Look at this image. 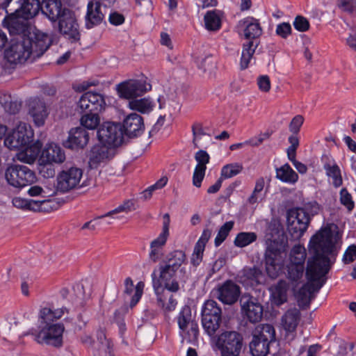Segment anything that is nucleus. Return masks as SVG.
Here are the masks:
<instances>
[{
    "instance_id": "obj_27",
    "label": "nucleus",
    "mask_w": 356,
    "mask_h": 356,
    "mask_svg": "<svg viewBox=\"0 0 356 356\" xmlns=\"http://www.w3.org/2000/svg\"><path fill=\"white\" fill-rule=\"evenodd\" d=\"M29 113L38 127L43 125L48 115L45 103L37 97L31 99L29 102Z\"/></svg>"
},
{
    "instance_id": "obj_30",
    "label": "nucleus",
    "mask_w": 356,
    "mask_h": 356,
    "mask_svg": "<svg viewBox=\"0 0 356 356\" xmlns=\"http://www.w3.org/2000/svg\"><path fill=\"white\" fill-rule=\"evenodd\" d=\"M66 10H70L63 7L60 0H44V7H41L42 13L52 22H57Z\"/></svg>"
},
{
    "instance_id": "obj_51",
    "label": "nucleus",
    "mask_w": 356,
    "mask_h": 356,
    "mask_svg": "<svg viewBox=\"0 0 356 356\" xmlns=\"http://www.w3.org/2000/svg\"><path fill=\"white\" fill-rule=\"evenodd\" d=\"M243 170V166L238 163H230L222 167L220 173L222 179H229L239 174Z\"/></svg>"
},
{
    "instance_id": "obj_25",
    "label": "nucleus",
    "mask_w": 356,
    "mask_h": 356,
    "mask_svg": "<svg viewBox=\"0 0 356 356\" xmlns=\"http://www.w3.org/2000/svg\"><path fill=\"white\" fill-rule=\"evenodd\" d=\"M153 287L157 295V302L158 305L163 308L165 312L173 311L177 305V301L173 298L172 295L168 296L165 294V289H162V293H159V290L161 289V284L159 280H156V275L155 271L152 274Z\"/></svg>"
},
{
    "instance_id": "obj_47",
    "label": "nucleus",
    "mask_w": 356,
    "mask_h": 356,
    "mask_svg": "<svg viewBox=\"0 0 356 356\" xmlns=\"http://www.w3.org/2000/svg\"><path fill=\"white\" fill-rule=\"evenodd\" d=\"M80 122L83 128L95 129L100 124L99 112H86L81 118Z\"/></svg>"
},
{
    "instance_id": "obj_34",
    "label": "nucleus",
    "mask_w": 356,
    "mask_h": 356,
    "mask_svg": "<svg viewBox=\"0 0 356 356\" xmlns=\"http://www.w3.org/2000/svg\"><path fill=\"white\" fill-rule=\"evenodd\" d=\"M65 313H68V309L65 307L59 309L44 307L40 310L39 318L42 323L51 324V322L60 319Z\"/></svg>"
},
{
    "instance_id": "obj_26",
    "label": "nucleus",
    "mask_w": 356,
    "mask_h": 356,
    "mask_svg": "<svg viewBox=\"0 0 356 356\" xmlns=\"http://www.w3.org/2000/svg\"><path fill=\"white\" fill-rule=\"evenodd\" d=\"M89 141V135L83 127L72 129L69 133L67 140L64 143L67 148L83 149Z\"/></svg>"
},
{
    "instance_id": "obj_6",
    "label": "nucleus",
    "mask_w": 356,
    "mask_h": 356,
    "mask_svg": "<svg viewBox=\"0 0 356 356\" xmlns=\"http://www.w3.org/2000/svg\"><path fill=\"white\" fill-rule=\"evenodd\" d=\"M222 323V309L213 300H207L202 309V324L204 332L215 336Z\"/></svg>"
},
{
    "instance_id": "obj_36",
    "label": "nucleus",
    "mask_w": 356,
    "mask_h": 356,
    "mask_svg": "<svg viewBox=\"0 0 356 356\" xmlns=\"http://www.w3.org/2000/svg\"><path fill=\"white\" fill-rule=\"evenodd\" d=\"M275 331L270 324L257 325L252 333V338L270 343L275 341Z\"/></svg>"
},
{
    "instance_id": "obj_59",
    "label": "nucleus",
    "mask_w": 356,
    "mask_h": 356,
    "mask_svg": "<svg viewBox=\"0 0 356 356\" xmlns=\"http://www.w3.org/2000/svg\"><path fill=\"white\" fill-rule=\"evenodd\" d=\"M304 122V118L301 115H296L291 121L289 128V131L293 134H298L300 127Z\"/></svg>"
},
{
    "instance_id": "obj_60",
    "label": "nucleus",
    "mask_w": 356,
    "mask_h": 356,
    "mask_svg": "<svg viewBox=\"0 0 356 356\" xmlns=\"http://www.w3.org/2000/svg\"><path fill=\"white\" fill-rule=\"evenodd\" d=\"M291 26L288 22H282L279 24L276 28V34L282 38L286 39L289 35L291 34Z\"/></svg>"
},
{
    "instance_id": "obj_16",
    "label": "nucleus",
    "mask_w": 356,
    "mask_h": 356,
    "mask_svg": "<svg viewBox=\"0 0 356 356\" xmlns=\"http://www.w3.org/2000/svg\"><path fill=\"white\" fill-rule=\"evenodd\" d=\"M177 323L179 329L186 332L189 340L197 339L199 334L197 323L193 319L191 309L188 306H184L179 314Z\"/></svg>"
},
{
    "instance_id": "obj_7",
    "label": "nucleus",
    "mask_w": 356,
    "mask_h": 356,
    "mask_svg": "<svg viewBox=\"0 0 356 356\" xmlns=\"http://www.w3.org/2000/svg\"><path fill=\"white\" fill-rule=\"evenodd\" d=\"M216 345L221 356H239L243 346V337L236 331H225L218 336Z\"/></svg>"
},
{
    "instance_id": "obj_63",
    "label": "nucleus",
    "mask_w": 356,
    "mask_h": 356,
    "mask_svg": "<svg viewBox=\"0 0 356 356\" xmlns=\"http://www.w3.org/2000/svg\"><path fill=\"white\" fill-rule=\"evenodd\" d=\"M356 258V245H350L346 252H344L343 257V261L345 264H349L355 261Z\"/></svg>"
},
{
    "instance_id": "obj_49",
    "label": "nucleus",
    "mask_w": 356,
    "mask_h": 356,
    "mask_svg": "<svg viewBox=\"0 0 356 356\" xmlns=\"http://www.w3.org/2000/svg\"><path fill=\"white\" fill-rule=\"evenodd\" d=\"M306 250L304 246L298 244L293 247L290 252V263L293 264H299L304 266L306 259Z\"/></svg>"
},
{
    "instance_id": "obj_12",
    "label": "nucleus",
    "mask_w": 356,
    "mask_h": 356,
    "mask_svg": "<svg viewBox=\"0 0 356 356\" xmlns=\"http://www.w3.org/2000/svg\"><path fill=\"white\" fill-rule=\"evenodd\" d=\"M309 222L310 217L303 209L291 210L287 214V229L295 238L303 235Z\"/></svg>"
},
{
    "instance_id": "obj_2",
    "label": "nucleus",
    "mask_w": 356,
    "mask_h": 356,
    "mask_svg": "<svg viewBox=\"0 0 356 356\" xmlns=\"http://www.w3.org/2000/svg\"><path fill=\"white\" fill-rule=\"evenodd\" d=\"M34 38L12 39L4 51L5 59L11 64H21L31 57H40L50 45L49 38L44 33H35Z\"/></svg>"
},
{
    "instance_id": "obj_9",
    "label": "nucleus",
    "mask_w": 356,
    "mask_h": 356,
    "mask_svg": "<svg viewBox=\"0 0 356 356\" xmlns=\"http://www.w3.org/2000/svg\"><path fill=\"white\" fill-rule=\"evenodd\" d=\"M5 177L8 183L15 188H23L35 180L33 171L22 165L9 166L6 170Z\"/></svg>"
},
{
    "instance_id": "obj_8",
    "label": "nucleus",
    "mask_w": 356,
    "mask_h": 356,
    "mask_svg": "<svg viewBox=\"0 0 356 356\" xmlns=\"http://www.w3.org/2000/svg\"><path fill=\"white\" fill-rule=\"evenodd\" d=\"M34 134L30 125L20 122L13 131L8 134L4 145L10 149L26 147L32 141Z\"/></svg>"
},
{
    "instance_id": "obj_57",
    "label": "nucleus",
    "mask_w": 356,
    "mask_h": 356,
    "mask_svg": "<svg viewBox=\"0 0 356 356\" xmlns=\"http://www.w3.org/2000/svg\"><path fill=\"white\" fill-rule=\"evenodd\" d=\"M340 202L348 211L353 209L355 204L352 196L345 188H342L340 191Z\"/></svg>"
},
{
    "instance_id": "obj_40",
    "label": "nucleus",
    "mask_w": 356,
    "mask_h": 356,
    "mask_svg": "<svg viewBox=\"0 0 356 356\" xmlns=\"http://www.w3.org/2000/svg\"><path fill=\"white\" fill-rule=\"evenodd\" d=\"M128 106L131 110L145 114L150 113L155 106V104L149 97L134 98L129 101Z\"/></svg>"
},
{
    "instance_id": "obj_33",
    "label": "nucleus",
    "mask_w": 356,
    "mask_h": 356,
    "mask_svg": "<svg viewBox=\"0 0 356 356\" xmlns=\"http://www.w3.org/2000/svg\"><path fill=\"white\" fill-rule=\"evenodd\" d=\"M144 288V283L142 282H138L134 287L132 280L130 277L126 278L124 280V293L131 296L134 292V295L131 298L130 307H134L140 300Z\"/></svg>"
},
{
    "instance_id": "obj_4",
    "label": "nucleus",
    "mask_w": 356,
    "mask_h": 356,
    "mask_svg": "<svg viewBox=\"0 0 356 356\" xmlns=\"http://www.w3.org/2000/svg\"><path fill=\"white\" fill-rule=\"evenodd\" d=\"M286 248V242L283 237L268 238L264 253L266 270L268 275L274 279L280 273L283 266V256Z\"/></svg>"
},
{
    "instance_id": "obj_22",
    "label": "nucleus",
    "mask_w": 356,
    "mask_h": 356,
    "mask_svg": "<svg viewBox=\"0 0 356 356\" xmlns=\"http://www.w3.org/2000/svg\"><path fill=\"white\" fill-rule=\"evenodd\" d=\"M240 293L239 286L227 280L218 287L217 297L224 304L232 305L238 300Z\"/></svg>"
},
{
    "instance_id": "obj_44",
    "label": "nucleus",
    "mask_w": 356,
    "mask_h": 356,
    "mask_svg": "<svg viewBox=\"0 0 356 356\" xmlns=\"http://www.w3.org/2000/svg\"><path fill=\"white\" fill-rule=\"evenodd\" d=\"M34 202L32 203V205H33L32 211H33L48 213L56 209L58 207V203L50 197L34 200Z\"/></svg>"
},
{
    "instance_id": "obj_13",
    "label": "nucleus",
    "mask_w": 356,
    "mask_h": 356,
    "mask_svg": "<svg viewBox=\"0 0 356 356\" xmlns=\"http://www.w3.org/2000/svg\"><path fill=\"white\" fill-rule=\"evenodd\" d=\"M152 88L151 84L147 78L140 79H130L120 83L118 86V91L121 97L132 99L138 96H142Z\"/></svg>"
},
{
    "instance_id": "obj_20",
    "label": "nucleus",
    "mask_w": 356,
    "mask_h": 356,
    "mask_svg": "<svg viewBox=\"0 0 356 356\" xmlns=\"http://www.w3.org/2000/svg\"><path fill=\"white\" fill-rule=\"evenodd\" d=\"M300 312L296 309L286 311L282 318V325L285 331V338L288 341L294 339L296 335V327L300 320Z\"/></svg>"
},
{
    "instance_id": "obj_35",
    "label": "nucleus",
    "mask_w": 356,
    "mask_h": 356,
    "mask_svg": "<svg viewBox=\"0 0 356 356\" xmlns=\"http://www.w3.org/2000/svg\"><path fill=\"white\" fill-rule=\"evenodd\" d=\"M129 202L125 203L123 205L119 206L118 208L115 209L114 210H112L109 212H108L106 214L99 216L97 218L90 220L89 222H86L83 226L82 229H89L91 230H94L97 225H100L101 223H106V224H111V221L110 220H106L108 218L111 217V216L116 214L119 212L130 210Z\"/></svg>"
},
{
    "instance_id": "obj_55",
    "label": "nucleus",
    "mask_w": 356,
    "mask_h": 356,
    "mask_svg": "<svg viewBox=\"0 0 356 356\" xmlns=\"http://www.w3.org/2000/svg\"><path fill=\"white\" fill-rule=\"evenodd\" d=\"M167 182L168 178L166 177H161L154 184L149 186L142 193V197L145 200L149 199L154 191L162 188L166 185Z\"/></svg>"
},
{
    "instance_id": "obj_19",
    "label": "nucleus",
    "mask_w": 356,
    "mask_h": 356,
    "mask_svg": "<svg viewBox=\"0 0 356 356\" xmlns=\"http://www.w3.org/2000/svg\"><path fill=\"white\" fill-rule=\"evenodd\" d=\"M241 310L251 323L260 321L263 316V307L253 297L243 296L240 300Z\"/></svg>"
},
{
    "instance_id": "obj_56",
    "label": "nucleus",
    "mask_w": 356,
    "mask_h": 356,
    "mask_svg": "<svg viewBox=\"0 0 356 356\" xmlns=\"http://www.w3.org/2000/svg\"><path fill=\"white\" fill-rule=\"evenodd\" d=\"M192 131L193 135V143L195 147H198V143L202 137H207L208 140L210 139V135L205 133L203 130L201 124H195L192 127Z\"/></svg>"
},
{
    "instance_id": "obj_61",
    "label": "nucleus",
    "mask_w": 356,
    "mask_h": 356,
    "mask_svg": "<svg viewBox=\"0 0 356 356\" xmlns=\"http://www.w3.org/2000/svg\"><path fill=\"white\" fill-rule=\"evenodd\" d=\"M35 202L34 200H27L19 197H15L13 200V205L19 209H26L32 211V203Z\"/></svg>"
},
{
    "instance_id": "obj_18",
    "label": "nucleus",
    "mask_w": 356,
    "mask_h": 356,
    "mask_svg": "<svg viewBox=\"0 0 356 356\" xmlns=\"http://www.w3.org/2000/svg\"><path fill=\"white\" fill-rule=\"evenodd\" d=\"M83 172L77 168H71L62 171L57 177V188L62 192H67L75 188L80 182Z\"/></svg>"
},
{
    "instance_id": "obj_41",
    "label": "nucleus",
    "mask_w": 356,
    "mask_h": 356,
    "mask_svg": "<svg viewBox=\"0 0 356 356\" xmlns=\"http://www.w3.org/2000/svg\"><path fill=\"white\" fill-rule=\"evenodd\" d=\"M170 222L169 214H164L162 232L156 238L151 242L150 248H156L161 250L165 245L166 241L169 236Z\"/></svg>"
},
{
    "instance_id": "obj_3",
    "label": "nucleus",
    "mask_w": 356,
    "mask_h": 356,
    "mask_svg": "<svg viewBox=\"0 0 356 356\" xmlns=\"http://www.w3.org/2000/svg\"><path fill=\"white\" fill-rule=\"evenodd\" d=\"M238 26L243 29L245 38L250 40L243 44L241 54L240 65L242 70H245L248 67L259 44L258 38L262 34V28L259 19L252 17H248L240 20Z\"/></svg>"
},
{
    "instance_id": "obj_15",
    "label": "nucleus",
    "mask_w": 356,
    "mask_h": 356,
    "mask_svg": "<svg viewBox=\"0 0 356 356\" xmlns=\"http://www.w3.org/2000/svg\"><path fill=\"white\" fill-rule=\"evenodd\" d=\"M115 154V148L102 143L94 145L90 150L88 164L91 169H96L102 164H106L111 160Z\"/></svg>"
},
{
    "instance_id": "obj_31",
    "label": "nucleus",
    "mask_w": 356,
    "mask_h": 356,
    "mask_svg": "<svg viewBox=\"0 0 356 356\" xmlns=\"http://www.w3.org/2000/svg\"><path fill=\"white\" fill-rule=\"evenodd\" d=\"M42 146V145L39 140L33 144L29 143L24 149H21L16 154L15 159L23 163L32 164L37 159Z\"/></svg>"
},
{
    "instance_id": "obj_14",
    "label": "nucleus",
    "mask_w": 356,
    "mask_h": 356,
    "mask_svg": "<svg viewBox=\"0 0 356 356\" xmlns=\"http://www.w3.org/2000/svg\"><path fill=\"white\" fill-rule=\"evenodd\" d=\"M57 21L58 30L60 34L72 42L80 40L79 25L73 11L66 10Z\"/></svg>"
},
{
    "instance_id": "obj_11",
    "label": "nucleus",
    "mask_w": 356,
    "mask_h": 356,
    "mask_svg": "<svg viewBox=\"0 0 356 356\" xmlns=\"http://www.w3.org/2000/svg\"><path fill=\"white\" fill-rule=\"evenodd\" d=\"M65 327L62 323L45 325L35 334V340L41 344L60 347L63 344V333Z\"/></svg>"
},
{
    "instance_id": "obj_52",
    "label": "nucleus",
    "mask_w": 356,
    "mask_h": 356,
    "mask_svg": "<svg viewBox=\"0 0 356 356\" xmlns=\"http://www.w3.org/2000/svg\"><path fill=\"white\" fill-rule=\"evenodd\" d=\"M234 222L233 221L226 222L219 229L215 238V245L219 246L227 237L229 232L232 229Z\"/></svg>"
},
{
    "instance_id": "obj_64",
    "label": "nucleus",
    "mask_w": 356,
    "mask_h": 356,
    "mask_svg": "<svg viewBox=\"0 0 356 356\" xmlns=\"http://www.w3.org/2000/svg\"><path fill=\"white\" fill-rule=\"evenodd\" d=\"M257 85L260 90L267 92L270 89V81L267 75L260 76L257 79Z\"/></svg>"
},
{
    "instance_id": "obj_1",
    "label": "nucleus",
    "mask_w": 356,
    "mask_h": 356,
    "mask_svg": "<svg viewBox=\"0 0 356 356\" xmlns=\"http://www.w3.org/2000/svg\"><path fill=\"white\" fill-rule=\"evenodd\" d=\"M338 236L334 234L329 227L321 228L309 241V251L313 254L307 261L306 277L309 281L298 291L296 298L298 305L307 307L314 293L318 292L325 282L323 277L328 273L334 263L335 243Z\"/></svg>"
},
{
    "instance_id": "obj_42",
    "label": "nucleus",
    "mask_w": 356,
    "mask_h": 356,
    "mask_svg": "<svg viewBox=\"0 0 356 356\" xmlns=\"http://www.w3.org/2000/svg\"><path fill=\"white\" fill-rule=\"evenodd\" d=\"M204 21L207 29L212 31H218L221 26L220 12L217 10L207 11Z\"/></svg>"
},
{
    "instance_id": "obj_45",
    "label": "nucleus",
    "mask_w": 356,
    "mask_h": 356,
    "mask_svg": "<svg viewBox=\"0 0 356 356\" xmlns=\"http://www.w3.org/2000/svg\"><path fill=\"white\" fill-rule=\"evenodd\" d=\"M243 275L252 284H259L264 282L265 279L262 271L255 266L245 267L243 270Z\"/></svg>"
},
{
    "instance_id": "obj_17",
    "label": "nucleus",
    "mask_w": 356,
    "mask_h": 356,
    "mask_svg": "<svg viewBox=\"0 0 356 356\" xmlns=\"http://www.w3.org/2000/svg\"><path fill=\"white\" fill-rule=\"evenodd\" d=\"M105 106L104 96L92 91L83 94L78 102V107L84 112H100L104 109Z\"/></svg>"
},
{
    "instance_id": "obj_38",
    "label": "nucleus",
    "mask_w": 356,
    "mask_h": 356,
    "mask_svg": "<svg viewBox=\"0 0 356 356\" xmlns=\"http://www.w3.org/2000/svg\"><path fill=\"white\" fill-rule=\"evenodd\" d=\"M0 104L6 113L13 115L17 113L22 106V102L15 97L5 92L0 93Z\"/></svg>"
},
{
    "instance_id": "obj_54",
    "label": "nucleus",
    "mask_w": 356,
    "mask_h": 356,
    "mask_svg": "<svg viewBox=\"0 0 356 356\" xmlns=\"http://www.w3.org/2000/svg\"><path fill=\"white\" fill-rule=\"evenodd\" d=\"M28 193L29 195L33 197L40 196V197L42 199L46 197H51L56 194V192L54 189L49 190L47 188H42L39 186H33L29 189Z\"/></svg>"
},
{
    "instance_id": "obj_23",
    "label": "nucleus",
    "mask_w": 356,
    "mask_h": 356,
    "mask_svg": "<svg viewBox=\"0 0 356 356\" xmlns=\"http://www.w3.org/2000/svg\"><path fill=\"white\" fill-rule=\"evenodd\" d=\"M159 270V280L164 284V289L170 292H177L179 290V285L175 276L178 270L165 264H161Z\"/></svg>"
},
{
    "instance_id": "obj_28",
    "label": "nucleus",
    "mask_w": 356,
    "mask_h": 356,
    "mask_svg": "<svg viewBox=\"0 0 356 356\" xmlns=\"http://www.w3.org/2000/svg\"><path fill=\"white\" fill-rule=\"evenodd\" d=\"M104 18L99 1H90L87 6L86 27L88 29L100 24Z\"/></svg>"
},
{
    "instance_id": "obj_37",
    "label": "nucleus",
    "mask_w": 356,
    "mask_h": 356,
    "mask_svg": "<svg viewBox=\"0 0 356 356\" xmlns=\"http://www.w3.org/2000/svg\"><path fill=\"white\" fill-rule=\"evenodd\" d=\"M289 284L285 280H280L270 287L271 296L277 305H282L287 301Z\"/></svg>"
},
{
    "instance_id": "obj_53",
    "label": "nucleus",
    "mask_w": 356,
    "mask_h": 356,
    "mask_svg": "<svg viewBox=\"0 0 356 356\" xmlns=\"http://www.w3.org/2000/svg\"><path fill=\"white\" fill-rule=\"evenodd\" d=\"M304 273V266L289 264L287 266L288 277L292 281H298L302 278Z\"/></svg>"
},
{
    "instance_id": "obj_62",
    "label": "nucleus",
    "mask_w": 356,
    "mask_h": 356,
    "mask_svg": "<svg viewBox=\"0 0 356 356\" xmlns=\"http://www.w3.org/2000/svg\"><path fill=\"white\" fill-rule=\"evenodd\" d=\"M199 68L202 69L204 72H211L215 68V62L211 56H206L202 58L198 65Z\"/></svg>"
},
{
    "instance_id": "obj_43",
    "label": "nucleus",
    "mask_w": 356,
    "mask_h": 356,
    "mask_svg": "<svg viewBox=\"0 0 356 356\" xmlns=\"http://www.w3.org/2000/svg\"><path fill=\"white\" fill-rule=\"evenodd\" d=\"M276 177L284 182L292 184L296 183L298 179V174L288 163L284 164L276 170Z\"/></svg>"
},
{
    "instance_id": "obj_29",
    "label": "nucleus",
    "mask_w": 356,
    "mask_h": 356,
    "mask_svg": "<svg viewBox=\"0 0 356 356\" xmlns=\"http://www.w3.org/2000/svg\"><path fill=\"white\" fill-rule=\"evenodd\" d=\"M41 160L47 163H62L65 160V154L59 145L51 143L42 150Z\"/></svg>"
},
{
    "instance_id": "obj_48",
    "label": "nucleus",
    "mask_w": 356,
    "mask_h": 356,
    "mask_svg": "<svg viewBox=\"0 0 356 356\" xmlns=\"http://www.w3.org/2000/svg\"><path fill=\"white\" fill-rule=\"evenodd\" d=\"M185 252L182 250H175L170 252L166 257L164 264L179 270L181 264L186 261Z\"/></svg>"
},
{
    "instance_id": "obj_32",
    "label": "nucleus",
    "mask_w": 356,
    "mask_h": 356,
    "mask_svg": "<svg viewBox=\"0 0 356 356\" xmlns=\"http://www.w3.org/2000/svg\"><path fill=\"white\" fill-rule=\"evenodd\" d=\"M97 343H94L93 356H114L111 353L113 344L106 338L104 329L97 331Z\"/></svg>"
},
{
    "instance_id": "obj_24",
    "label": "nucleus",
    "mask_w": 356,
    "mask_h": 356,
    "mask_svg": "<svg viewBox=\"0 0 356 356\" xmlns=\"http://www.w3.org/2000/svg\"><path fill=\"white\" fill-rule=\"evenodd\" d=\"M195 159L197 164L194 170L193 184L197 188H200L204 177L207 164L209 163L210 156L206 151L200 149L195 153Z\"/></svg>"
},
{
    "instance_id": "obj_58",
    "label": "nucleus",
    "mask_w": 356,
    "mask_h": 356,
    "mask_svg": "<svg viewBox=\"0 0 356 356\" xmlns=\"http://www.w3.org/2000/svg\"><path fill=\"white\" fill-rule=\"evenodd\" d=\"M293 26L297 31L305 32L309 29V22L305 17L298 15L294 19Z\"/></svg>"
},
{
    "instance_id": "obj_5",
    "label": "nucleus",
    "mask_w": 356,
    "mask_h": 356,
    "mask_svg": "<svg viewBox=\"0 0 356 356\" xmlns=\"http://www.w3.org/2000/svg\"><path fill=\"white\" fill-rule=\"evenodd\" d=\"M31 18L15 11L8 15L3 20L5 26L11 35L15 36L14 39L34 38V34L41 33L39 31L32 32L33 26L30 22Z\"/></svg>"
},
{
    "instance_id": "obj_39",
    "label": "nucleus",
    "mask_w": 356,
    "mask_h": 356,
    "mask_svg": "<svg viewBox=\"0 0 356 356\" xmlns=\"http://www.w3.org/2000/svg\"><path fill=\"white\" fill-rule=\"evenodd\" d=\"M323 168L325 170L326 175L332 178V184L335 188H339L342 185L343 179L341 170L334 161L324 162Z\"/></svg>"
},
{
    "instance_id": "obj_46",
    "label": "nucleus",
    "mask_w": 356,
    "mask_h": 356,
    "mask_svg": "<svg viewBox=\"0 0 356 356\" xmlns=\"http://www.w3.org/2000/svg\"><path fill=\"white\" fill-rule=\"evenodd\" d=\"M257 240V234L253 232H241L236 234L234 244L238 248H245Z\"/></svg>"
},
{
    "instance_id": "obj_21",
    "label": "nucleus",
    "mask_w": 356,
    "mask_h": 356,
    "mask_svg": "<svg viewBox=\"0 0 356 356\" xmlns=\"http://www.w3.org/2000/svg\"><path fill=\"white\" fill-rule=\"evenodd\" d=\"M122 130L124 134L129 138L138 137L144 131L143 118L136 113L128 115L123 120Z\"/></svg>"
},
{
    "instance_id": "obj_50",
    "label": "nucleus",
    "mask_w": 356,
    "mask_h": 356,
    "mask_svg": "<svg viewBox=\"0 0 356 356\" xmlns=\"http://www.w3.org/2000/svg\"><path fill=\"white\" fill-rule=\"evenodd\" d=\"M268 343L252 338L250 343V350L252 356H266L269 352Z\"/></svg>"
},
{
    "instance_id": "obj_10",
    "label": "nucleus",
    "mask_w": 356,
    "mask_h": 356,
    "mask_svg": "<svg viewBox=\"0 0 356 356\" xmlns=\"http://www.w3.org/2000/svg\"><path fill=\"white\" fill-rule=\"evenodd\" d=\"M97 138L102 143L115 148L122 143L124 138L121 124L104 122L97 130Z\"/></svg>"
}]
</instances>
